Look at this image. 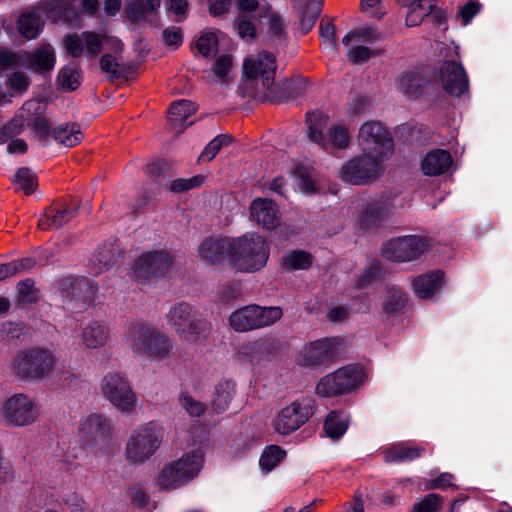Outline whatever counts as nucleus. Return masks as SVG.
<instances>
[{
	"label": "nucleus",
	"mask_w": 512,
	"mask_h": 512,
	"mask_svg": "<svg viewBox=\"0 0 512 512\" xmlns=\"http://www.w3.org/2000/svg\"><path fill=\"white\" fill-rule=\"evenodd\" d=\"M407 8L406 26L416 27L422 23L425 17L429 16L435 9L434 0H398Z\"/></svg>",
	"instance_id": "obj_31"
},
{
	"label": "nucleus",
	"mask_w": 512,
	"mask_h": 512,
	"mask_svg": "<svg viewBox=\"0 0 512 512\" xmlns=\"http://www.w3.org/2000/svg\"><path fill=\"white\" fill-rule=\"evenodd\" d=\"M230 138L225 135H219L211 140L202 153L200 154L198 161L199 162H208L211 161L217 153L220 151L221 147L229 143Z\"/></svg>",
	"instance_id": "obj_53"
},
{
	"label": "nucleus",
	"mask_w": 512,
	"mask_h": 512,
	"mask_svg": "<svg viewBox=\"0 0 512 512\" xmlns=\"http://www.w3.org/2000/svg\"><path fill=\"white\" fill-rule=\"evenodd\" d=\"M201 463L202 456L198 452L183 455L160 470L157 486L163 490H171L185 485L198 474Z\"/></svg>",
	"instance_id": "obj_7"
},
{
	"label": "nucleus",
	"mask_w": 512,
	"mask_h": 512,
	"mask_svg": "<svg viewBox=\"0 0 512 512\" xmlns=\"http://www.w3.org/2000/svg\"><path fill=\"white\" fill-rule=\"evenodd\" d=\"M285 455L286 452L281 447L268 446L261 454L259 465L262 470L270 472L284 459Z\"/></svg>",
	"instance_id": "obj_43"
},
{
	"label": "nucleus",
	"mask_w": 512,
	"mask_h": 512,
	"mask_svg": "<svg viewBox=\"0 0 512 512\" xmlns=\"http://www.w3.org/2000/svg\"><path fill=\"white\" fill-rule=\"evenodd\" d=\"M173 260V256L166 250L144 252L134 262V276L140 280L161 276L171 268Z\"/></svg>",
	"instance_id": "obj_19"
},
{
	"label": "nucleus",
	"mask_w": 512,
	"mask_h": 512,
	"mask_svg": "<svg viewBox=\"0 0 512 512\" xmlns=\"http://www.w3.org/2000/svg\"><path fill=\"white\" fill-rule=\"evenodd\" d=\"M54 139L61 145L73 147L83 139L80 126L76 123L61 124L53 130Z\"/></svg>",
	"instance_id": "obj_37"
},
{
	"label": "nucleus",
	"mask_w": 512,
	"mask_h": 512,
	"mask_svg": "<svg viewBox=\"0 0 512 512\" xmlns=\"http://www.w3.org/2000/svg\"><path fill=\"white\" fill-rule=\"evenodd\" d=\"M179 404L181 408L191 417L199 418L203 416L207 410L204 402L194 398L188 392H181L179 395Z\"/></svg>",
	"instance_id": "obj_44"
},
{
	"label": "nucleus",
	"mask_w": 512,
	"mask_h": 512,
	"mask_svg": "<svg viewBox=\"0 0 512 512\" xmlns=\"http://www.w3.org/2000/svg\"><path fill=\"white\" fill-rule=\"evenodd\" d=\"M424 452L425 448L421 445L400 442L384 450V461L386 463L412 461L420 458Z\"/></svg>",
	"instance_id": "obj_30"
},
{
	"label": "nucleus",
	"mask_w": 512,
	"mask_h": 512,
	"mask_svg": "<svg viewBox=\"0 0 512 512\" xmlns=\"http://www.w3.org/2000/svg\"><path fill=\"white\" fill-rule=\"evenodd\" d=\"M232 68V58L230 56L223 55L219 57L213 66V71L217 77L222 81H225L226 76Z\"/></svg>",
	"instance_id": "obj_60"
},
{
	"label": "nucleus",
	"mask_w": 512,
	"mask_h": 512,
	"mask_svg": "<svg viewBox=\"0 0 512 512\" xmlns=\"http://www.w3.org/2000/svg\"><path fill=\"white\" fill-rule=\"evenodd\" d=\"M81 75L79 69L73 66H65L60 69L57 77L58 84L61 88L73 91L80 85Z\"/></svg>",
	"instance_id": "obj_45"
},
{
	"label": "nucleus",
	"mask_w": 512,
	"mask_h": 512,
	"mask_svg": "<svg viewBox=\"0 0 512 512\" xmlns=\"http://www.w3.org/2000/svg\"><path fill=\"white\" fill-rule=\"evenodd\" d=\"M236 393V384L230 380L220 381L214 390V395L211 400V408L217 413L225 412Z\"/></svg>",
	"instance_id": "obj_34"
},
{
	"label": "nucleus",
	"mask_w": 512,
	"mask_h": 512,
	"mask_svg": "<svg viewBox=\"0 0 512 512\" xmlns=\"http://www.w3.org/2000/svg\"><path fill=\"white\" fill-rule=\"evenodd\" d=\"M358 142L365 154L383 159L391 154L394 148L389 131L378 121H368L360 127Z\"/></svg>",
	"instance_id": "obj_15"
},
{
	"label": "nucleus",
	"mask_w": 512,
	"mask_h": 512,
	"mask_svg": "<svg viewBox=\"0 0 512 512\" xmlns=\"http://www.w3.org/2000/svg\"><path fill=\"white\" fill-rule=\"evenodd\" d=\"M13 182L27 195L32 194L37 187L36 175L25 167L17 170Z\"/></svg>",
	"instance_id": "obj_48"
},
{
	"label": "nucleus",
	"mask_w": 512,
	"mask_h": 512,
	"mask_svg": "<svg viewBox=\"0 0 512 512\" xmlns=\"http://www.w3.org/2000/svg\"><path fill=\"white\" fill-rule=\"evenodd\" d=\"M431 248V240L418 235H406L389 240L382 247L383 256L394 262H409L420 258Z\"/></svg>",
	"instance_id": "obj_13"
},
{
	"label": "nucleus",
	"mask_w": 512,
	"mask_h": 512,
	"mask_svg": "<svg viewBox=\"0 0 512 512\" xmlns=\"http://www.w3.org/2000/svg\"><path fill=\"white\" fill-rule=\"evenodd\" d=\"M349 425V417L344 412H330L323 425L325 434L332 438L338 439L343 436Z\"/></svg>",
	"instance_id": "obj_38"
},
{
	"label": "nucleus",
	"mask_w": 512,
	"mask_h": 512,
	"mask_svg": "<svg viewBox=\"0 0 512 512\" xmlns=\"http://www.w3.org/2000/svg\"><path fill=\"white\" fill-rule=\"evenodd\" d=\"M241 295V289L238 285L224 284L220 287L219 297L224 303H229L238 299Z\"/></svg>",
	"instance_id": "obj_62"
},
{
	"label": "nucleus",
	"mask_w": 512,
	"mask_h": 512,
	"mask_svg": "<svg viewBox=\"0 0 512 512\" xmlns=\"http://www.w3.org/2000/svg\"><path fill=\"white\" fill-rule=\"evenodd\" d=\"M119 255L120 252L117 246L113 244L103 245L93 255L91 269L96 274L103 273L116 264Z\"/></svg>",
	"instance_id": "obj_35"
},
{
	"label": "nucleus",
	"mask_w": 512,
	"mask_h": 512,
	"mask_svg": "<svg viewBox=\"0 0 512 512\" xmlns=\"http://www.w3.org/2000/svg\"><path fill=\"white\" fill-rule=\"evenodd\" d=\"M124 340L135 355L156 361L169 358L174 348L173 341L167 334L140 321L126 325Z\"/></svg>",
	"instance_id": "obj_1"
},
{
	"label": "nucleus",
	"mask_w": 512,
	"mask_h": 512,
	"mask_svg": "<svg viewBox=\"0 0 512 512\" xmlns=\"http://www.w3.org/2000/svg\"><path fill=\"white\" fill-rule=\"evenodd\" d=\"M31 126L41 140L45 141L49 137L50 123L46 118L40 116L35 117Z\"/></svg>",
	"instance_id": "obj_64"
},
{
	"label": "nucleus",
	"mask_w": 512,
	"mask_h": 512,
	"mask_svg": "<svg viewBox=\"0 0 512 512\" xmlns=\"http://www.w3.org/2000/svg\"><path fill=\"white\" fill-rule=\"evenodd\" d=\"M365 379V372L358 365H346L323 376L315 387L322 398H333L349 394L358 389Z\"/></svg>",
	"instance_id": "obj_5"
},
{
	"label": "nucleus",
	"mask_w": 512,
	"mask_h": 512,
	"mask_svg": "<svg viewBox=\"0 0 512 512\" xmlns=\"http://www.w3.org/2000/svg\"><path fill=\"white\" fill-rule=\"evenodd\" d=\"M109 340V327L99 321L89 322L81 331L82 344L88 349L104 347Z\"/></svg>",
	"instance_id": "obj_29"
},
{
	"label": "nucleus",
	"mask_w": 512,
	"mask_h": 512,
	"mask_svg": "<svg viewBox=\"0 0 512 512\" xmlns=\"http://www.w3.org/2000/svg\"><path fill=\"white\" fill-rule=\"evenodd\" d=\"M230 238L211 236L205 238L198 246V256L208 264L222 263L225 258L230 260Z\"/></svg>",
	"instance_id": "obj_22"
},
{
	"label": "nucleus",
	"mask_w": 512,
	"mask_h": 512,
	"mask_svg": "<svg viewBox=\"0 0 512 512\" xmlns=\"http://www.w3.org/2000/svg\"><path fill=\"white\" fill-rule=\"evenodd\" d=\"M283 311L278 306L263 307L249 304L233 311L228 323L232 330L244 333L273 325L281 319Z\"/></svg>",
	"instance_id": "obj_6"
},
{
	"label": "nucleus",
	"mask_w": 512,
	"mask_h": 512,
	"mask_svg": "<svg viewBox=\"0 0 512 512\" xmlns=\"http://www.w3.org/2000/svg\"><path fill=\"white\" fill-rule=\"evenodd\" d=\"M49 349L31 347L18 351L11 360L10 371L19 380L35 381L49 377L57 364Z\"/></svg>",
	"instance_id": "obj_2"
},
{
	"label": "nucleus",
	"mask_w": 512,
	"mask_h": 512,
	"mask_svg": "<svg viewBox=\"0 0 512 512\" xmlns=\"http://www.w3.org/2000/svg\"><path fill=\"white\" fill-rule=\"evenodd\" d=\"M103 396L119 411L131 413L137 403V396L128 378L119 372H108L101 380Z\"/></svg>",
	"instance_id": "obj_10"
},
{
	"label": "nucleus",
	"mask_w": 512,
	"mask_h": 512,
	"mask_svg": "<svg viewBox=\"0 0 512 512\" xmlns=\"http://www.w3.org/2000/svg\"><path fill=\"white\" fill-rule=\"evenodd\" d=\"M295 177L299 181V186L301 190L305 193H314L315 182L313 179L312 170L309 167L304 165H297L293 171Z\"/></svg>",
	"instance_id": "obj_51"
},
{
	"label": "nucleus",
	"mask_w": 512,
	"mask_h": 512,
	"mask_svg": "<svg viewBox=\"0 0 512 512\" xmlns=\"http://www.w3.org/2000/svg\"><path fill=\"white\" fill-rule=\"evenodd\" d=\"M282 263L288 270L306 269L312 263V257L305 251H292L282 258Z\"/></svg>",
	"instance_id": "obj_46"
},
{
	"label": "nucleus",
	"mask_w": 512,
	"mask_h": 512,
	"mask_svg": "<svg viewBox=\"0 0 512 512\" xmlns=\"http://www.w3.org/2000/svg\"><path fill=\"white\" fill-rule=\"evenodd\" d=\"M392 205L388 199H379L367 203L360 212L359 225L363 229L380 226L389 217Z\"/></svg>",
	"instance_id": "obj_24"
},
{
	"label": "nucleus",
	"mask_w": 512,
	"mask_h": 512,
	"mask_svg": "<svg viewBox=\"0 0 512 512\" xmlns=\"http://www.w3.org/2000/svg\"><path fill=\"white\" fill-rule=\"evenodd\" d=\"M451 165V155L443 149L431 150L421 161L422 172L428 176L441 175L447 172Z\"/></svg>",
	"instance_id": "obj_28"
},
{
	"label": "nucleus",
	"mask_w": 512,
	"mask_h": 512,
	"mask_svg": "<svg viewBox=\"0 0 512 512\" xmlns=\"http://www.w3.org/2000/svg\"><path fill=\"white\" fill-rule=\"evenodd\" d=\"M83 439L90 443H104L111 436L109 420L100 414H91L80 425Z\"/></svg>",
	"instance_id": "obj_23"
},
{
	"label": "nucleus",
	"mask_w": 512,
	"mask_h": 512,
	"mask_svg": "<svg viewBox=\"0 0 512 512\" xmlns=\"http://www.w3.org/2000/svg\"><path fill=\"white\" fill-rule=\"evenodd\" d=\"M344 340L338 337L322 338L303 345L296 356L301 367L329 366L343 351Z\"/></svg>",
	"instance_id": "obj_8"
},
{
	"label": "nucleus",
	"mask_w": 512,
	"mask_h": 512,
	"mask_svg": "<svg viewBox=\"0 0 512 512\" xmlns=\"http://www.w3.org/2000/svg\"><path fill=\"white\" fill-rule=\"evenodd\" d=\"M164 42L167 46L178 48L183 41L182 31L178 27H169L163 31Z\"/></svg>",
	"instance_id": "obj_61"
},
{
	"label": "nucleus",
	"mask_w": 512,
	"mask_h": 512,
	"mask_svg": "<svg viewBox=\"0 0 512 512\" xmlns=\"http://www.w3.org/2000/svg\"><path fill=\"white\" fill-rule=\"evenodd\" d=\"M165 319L183 342L195 343L208 330V322L194 306L187 302L170 306Z\"/></svg>",
	"instance_id": "obj_4"
},
{
	"label": "nucleus",
	"mask_w": 512,
	"mask_h": 512,
	"mask_svg": "<svg viewBox=\"0 0 512 512\" xmlns=\"http://www.w3.org/2000/svg\"><path fill=\"white\" fill-rule=\"evenodd\" d=\"M276 58L270 53L263 51L255 56L246 58L243 63V73L247 80L256 86L261 84L266 97H273L274 79L276 72ZM259 89V87H257Z\"/></svg>",
	"instance_id": "obj_12"
},
{
	"label": "nucleus",
	"mask_w": 512,
	"mask_h": 512,
	"mask_svg": "<svg viewBox=\"0 0 512 512\" xmlns=\"http://www.w3.org/2000/svg\"><path fill=\"white\" fill-rule=\"evenodd\" d=\"M234 28L236 29L239 37L244 41L251 42L256 37L254 24L245 16L240 15L235 19Z\"/></svg>",
	"instance_id": "obj_54"
},
{
	"label": "nucleus",
	"mask_w": 512,
	"mask_h": 512,
	"mask_svg": "<svg viewBox=\"0 0 512 512\" xmlns=\"http://www.w3.org/2000/svg\"><path fill=\"white\" fill-rule=\"evenodd\" d=\"M73 214V211L68 207L51 206L41 215L38 228L41 230L59 229L71 220Z\"/></svg>",
	"instance_id": "obj_32"
},
{
	"label": "nucleus",
	"mask_w": 512,
	"mask_h": 512,
	"mask_svg": "<svg viewBox=\"0 0 512 512\" xmlns=\"http://www.w3.org/2000/svg\"><path fill=\"white\" fill-rule=\"evenodd\" d=\"M197 106L189 100H179L171 104L169 109V122L175 128L184 123L193 113Z\"/></svg>",
	"instance_id": "obj_40"
},
{
	"label": "nucleus",
	"mask_w": 512,
	"mask_h": 512,
	"mask_svg": "<svg viewBox=\"0 0 512 512\" xmlns=\"http://www.w3.org/2000/svg\"><path fill=\"white\" fill-rule=\"evenodd\" d=\"M160 7V0H133L128 3L126 11L132 21H140L147 14L154 13Z\"/></svg>",
	"instance_id": "obj_41"
},
{
	"label": "nucleus",
	"mask_w": 512,
	"mask_h": 512,
	"mask_svg": "<svg viewBox=\"0 0 512 512\" xmlns=\"http://www.w3.org/2000/svg\"><path fill=\"white\" fill-rule=\"evenodd\" d=\"M443 499L435 493L428 494L420 502L414 504L413 512H437L441 509Z\"/></svg>",
	"instance_id": "obj_55"
},
{
	"label": "nucleus",
	"mask_w": 512,
	"mask_h": 512,
	"mask_svg": "<svg viewBox=\"0 0 512 512\" xmlns=\"http://www.w3.org/2000/svg\"><path fill=\"white\" fill-rule=\"evenodd\" d=\"M3 417L9 426H28L38 419L39 407L35 400L28 395L17 393L5 401Z\"/></svg>",
	"instance_id": "obj_17"
},
{
	"label": "nucleus",
	"mask_w": 512,
	"mask_h": 512,
	"mask_svg": "<svg viewBox=\"0 0 512 512\" xmlns=\"http://www.w3.org/2000/svg\"><path fill=\"white\" fill-rule=\"evenodd\" d=\"M205 181V176L195 175L188 179H175L170 183L169 190L172 193H182L200 187Z\"/></svg>",
	"instance_id": "obj_52"
},
{
	"label": "nucleus",
	"mask_w": 512,
	"mask_h": 512,
	"mask_svg": "<svg viewBox=\"0 0 512 512\" xmlns=\"http://www.w3.org/2000/svg\"><path fill=\"white\" fill-rule=\"evenodd\" d=\"M428 81L417 72H408L401 76L399 88L406 96L410 98L418 97Z\"/></svg>",
	"instance_id": "obj_39"
},
{
	"label": "nucleus",
	"mask_w": 512,
	"mask_h": 512,
	"mask_svg": "<svg viewBox=\"0 0 512 512\" xmlns=\"http://www.w3.org/2000/svg\"><path fill=\"white\" fill-rule=\"evenodd\" d=\"M383 158L371 154H363L346 162L340 169V178L350 184L362 185L376 180L381 172Z\"/></svg>",
	"instance_id": "obj_16"
},
{
	"label": "nucleus",
	"mask_w": 512,
	"mask_h": 512,
	"mask_svg": "<svg viewBox=\"0 0 512 512\" xmlns=\"http://www.w3.org/2000/svg\"><path fill=\"white\" fill-rule=\"evenodd\" d=\"M251 217L258 225L272 230L280 224L279 211L276 204L265 198H257L250 205Z\"/></svg>",
	"instance_id": "obj_25"
},
{
	"label": "nucleus",
	"mask_w": 512,
	"mask_h": 512,
	"mask_svg": "<svg viewBox=\"0 0 512 512\" xmlns=\"http://www.w3.org/2000/svg\"><path fill=\"white\" fill-rule=\"evenodd\" d=\"M163 438L160 427L149 423L129 438L126 445V457L132 463H143L148 460L159 448Z\"/></svg>",
	"instance_id": "obj_11"
},
{
	"label": "nucleus",
	"mask_w": 512,
	"mask_h": 512,
	"mask_svg": "<svg viewBox=\"0 0 512 512\" xmlns=\"http://www.w3.org/2000/svg\"><path fill=\"white\" fill-rule=\"evenodd\" d=\"M439 79L444 90L453 96L464 94L469 81L463 66L456 61H445L439 70Z\"/></svg>",
	"instance_id": "obj_20"
},
{
	"label": "nucleus",
	"mask_w": 512,
	"mask_h": 512,
	"mask_svg": "<svg viewBox=\"0 0 512 512\" xmlns=\"http://www.w3.org/2000/svg\"><path fill=\"white\" fill-rule=\"evenodd\" d=\"M100 68L102 72L111 76H119L121 66L116 56L106 53L100 59Z\"/></svg>",
	"instance_id": "obj_57"
},
{
	"label": "nucleus",
	"mask_w": 512,
	"mask_h": 512,
	"mask_svg": "<svg viewBox=\"0 0 512 512\" xmlns=\"http://www.w3.org/2000/svg\"><path fill=\"white\" fill-rule=\"evenodd\" d=\"M406 295L398 287H390L387 289V297L383 302L384 311L389 314H397L406 306Z\"/></svg>",
	"instance_id": "obj_42"
},
{
	"label": "nucleus",
	"mask_w": 512,
	"mask_h": 512,
	"mask_svg": "<svg viewBox=\"0 0 512 512\" xmlns=\"http://www.w3.org/2000/svg\"><path fill=\"white\" fill-rule=\"evenodd\" d=\"M105 43H109L115 53H120L123 49V43L119 39L92 31L75 33L64 39L67 53L74 58L86 56L94 59L101 53Z\"/></svg>",
	"instance_id": "obj_9"
},
{
	"label": "nucleus",
	"mask_w": 512,
	"mask_h": 512,
	"mask_svg": "<svg viewBox=\"0 0 512 512\" xmlns=\"http://www.w3.org/2000/svg\"><path fill=\"white\" fill-rule=\"evenodd\" d=\"M77 0H50L39 2L37 7L44 11L53 22L75 24L79 12L93 16L98 11V0H81L80 10L75 6Z\"/></svg>",
	"instance_id": "obj_14"
},
{
	"label": "nucleus",
	"mask_w": 512,
	"mask_h": 512,
	"mask_svg": "<svg viewBox=\"0 0 512 512\" xmlns=\"http://www.w3.org/2000/svg\"><path fill=\"white\" fill-rule=\"evenodd\" d=\"M327 148L329 146L345 149L349 146L350 135L348 130L343 126L332 127L326 135Z\"/></svg>",
	"instance_id": "obj_49"
},
{
	"label": "nucleus",
	"mask_w": 512,
	"mask_h": 512,
	"mask_svg": "<svg viewBox=\"0 0 512 512\" xmlns=\"http://www.w3.org/2000/svg\"><path fill=\"white\" fill-rule=\"evenodd\" d=\"M444 273L440 270L419 275L413 279V291L421 299L432 298L442 287Z\"/></svg>",
	"instance_id": "obj_26"
},
{
	"label": "nucleus",
	"mask_w": 512,
	"mask_h": 512,
	"mask_svg": "<svg viewBox=\"0 0 512 512\" xmlns=\"http://www.w3.org/2000/svg\"><path fill=\"white\" fill-rule=\"evenodd\" d=\"M312 415V408L305 400H296L281 408L272 420L274 431L289 435L304 425Z\"/></svg>",
	"instance_id": "obj_18"
},
{
	"label": "nucleus",
	"mask_w": 512,
	"mask_h": 512,
	"mask_svg": "<svg viewBox=\"0 0 512 512\" xmlns=\"http://www.w3.org/2000/svg\"><path fill=\"white\" fill-rule=\"evenodd\" d=\"M64 298L90 304L97 293V287L84 277H67L59 281Z\"/></svg>",
	"instance_id": "obj_21"
},
{
	"label": "nucleus",
	"mask_w": 512,
	"mask_h": 512,
	"mask_svg": "<svg viewBox=\"0 0 512 512\" xmlns=\"http://www.w3.org/2000/svg\"><path fill=\"white\" fill-rule=\"evenodd\" d=\"M324 0H308L306 7L309 8V20H305V29H312L321 14V8Z\"/></svg>",
	"instance_id": "obj_59"
},
{
	"label": "nucleus",
	"mask_w": 512,
	"mask_h": 512,
	"mask_svg": "<svg viewBox=\"0 0 512 512\" xmlns=\"http://www.w3.org/2000/svg\"><path fill=\"white\" fill-rule=\"evenodd\" d=\"M374 55L375 53L368 47L355 46L348 51L347 57L351 62L359 64L369 60Z\"/></svg>",
	"instance_id": "obj_58"
},
{
	"label": "nucleus",
	"mask_w": 512,
	"mask_h": 512,
	"mask_svg": "<svg viewBox=\"0 0 512 512\" xmlns=\"http://www.w3.org/2000/svg\"><path fill=\"white\" fill-rule=\"evenodd\" d=\"M329 117L323 112L315 111L307 113L306 122L308 126V137L311 141L327 149L326 135L324 130L327 128Z\"/></svg>",
	"instance_id": "obj_33"
},
{
	"label": "nucleus",
	"mask_w": 512,
	"mask_h": 512,
	"mask_svg": "<svg viewBox=\"0 0 512 512\" xmlns=\"http://www.w3.org/2000/svg\"><path fill=\"white\" fill-rule=\"evenodd\" d=\"M34 280L28 278L17 285L18 302L21 305L32 304L37 301V290L34 287Z\"/></svg>",
	"instance_id": "obj_50"
},
{
	"label": "nucleus",
	"mask_w": 512,
	"mask_h": 512,
	"mask_svg": "<svg viewBox=\"0 0 512 512\" xmlns=\"http://www.w3.org/2000/svg\"><path fill=\"white\" fill-rule=\"evenodd\" d=\"M56 62L55 51L50 44H42L26 55L28 68L37 73L51 71Z\"/></svg>",
	"instance_id": "obj_27"
},
{
	"label": "nucleus",
	"mask_w": 512,
	"mask_h": 512,
	"mask_svg": "<svg viewBox=\"0 0 512 512\" xmlns=\"http://www.w3.org/2000/svg\"><path fill=\"white\" fill-rule=\"evenodd\" d=\"M361 10L369 17L381 19L385 12L380 9V0H362Z\"/></svg>",
	"instance_id": "obj_63"
},
{
	"label": "nucleus",
	"mask_w": 512,
	"mask_h": 512,
	"mask_svg": "<svg viewBox=\"0 0 512 512\" xmlns=\"http://www.w3.org/2000/svg\"><path fill=\"white\" fill-rule=\"evenodd\" d=\"M230 262L241 272H254L263 268L269 258L266 240L255 232L230 239Z\"/></svg>",
	"instance_id": "obj_3"
},
{
	"label": "nucleus",
	"mask_w": 512,
	"mask_h": 512,
	"mask_svg": "<svg viewBox=\"0 0 512 512\" xmlns=\"http://www.w3.org/2000/svg\"><path fill=\"white\" fill-rule=\"evenodd\" d=\"M43 22L34 11H24L17 20L18 32L26 39H35L42 30Z\"/></svg>",
	"instance_id": "obj_36"
},
{
	"label": "nucleus",
	"mask_w": 512,
	"mask_h": 512,
	"mask_svg": "<svg viewBox=\"0 0 512 512\" xmlns=\"http://www.w3.org/2000/svg\"><path fill=\"white\" fill-rule=\"evenodd\" d=\"M219 40L217 37V33L214 31H208L203 33L196 40V49L198 52L204 56L209 57L215 55L218 49Z\"/></svg>",
	"instance_id": "obj_47"
},
{
	"label": "nucleus",
	"mask_w": 512,
	"mask_h": 512,
	"mask_svg": "<svg viewBox=\"0 0 512 512\" xmlns=\"http://www.w3.org/2000/svg\"><path fill=\"white\" fill-rule=\"evenodd\" d=\"M320 37L325 44L326 47L331 48L336 53L338 52V43L336 38L335 27L332 22H321L320 27Z\"/></svg>",
	"instance_id": "obj_56"
}]
</instances>
